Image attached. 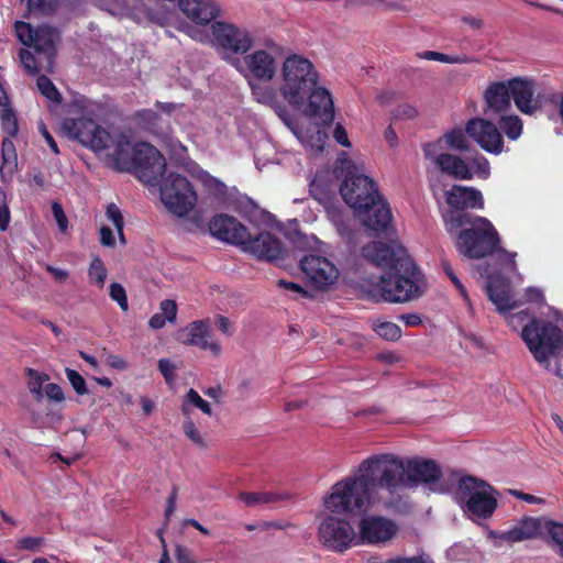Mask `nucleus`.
I'll return each instance as SVG.
<instances>
[{"label": "nucleus", "instance_id": "42", "mask_svg": "<svg viewBox=\"0 0 563 563\" xmlns=\"http://www.w3.org/2000/svg\"><path fill=\"white\" fill-rule=\"evenodd\" d=\"M36 85L40 92L48 100L57 103L62 101L58 89L46 75H40L36 79Z\"/></svg>", "mask_w": 563, "mask_h": 563}, {"label": "nucleus", "instance_id": "7", "mask_svg": "<svg viewBox=\"0 0 563 563\" xmlns=\"http://www.w3.org/2000/svg\"><path fill=\"white\" fill-rule=\"evenodd\" d=\"M498 492L487 482L474 476L459 481L455 499L464 512L472 518L487 519L497 508Z\"/></svg>", "mask_w": 563, "mask_h": 563}, {"label": "nucleus", "instance_id": "3", "mask_svg": "<svg viewBox=\"0 0 563 563\" xmlns=\"http://www.w3.org/2000/svg\"><path fill=\"white\" fill-rule=\"evenodd\" d=\"M427 289V278L400 242L389 214V302L418 299Z\"/></svg>", "mask_w": 563, "mask_h": 563}, {"label": "nucleus", "instance_id": "64", "mask_svg": "<svg viewBox=\"0 0 563 563\" xmlns=\"http://www.w3.org/2000/svg\"><path fill=\"white\" fill-rule=\"evenodd\" d=\"M333 137L334 140L342 146L350 147L351 143L347 137V133L343 125L338 123L333 131Z\"/></svg>", "mask_w": 563, "mask_h": 563}, {"label": "nucleus", "instance_id": "22", "mask_svg": "<svg viewBox=\"0 0 563 563\" xmlns=\"http://www.w3.org/2000/svg\"><path fill=\"white\" fill-rule=\"evenodd\" d=\"M356 545L377 544L387 540V517L369 512L358 514Z\"/></svg>", "mask_w": 563, "mask_h": 563}, {"label": "nucleus", "instance_id": "16", "mask_svg": "<svg viewBox=\"0 0 563 563\" xmlns=\"http://www.w3.org/2000/svg\"><path fill=\"white\" fill-rule=\"evenodd\" d=\"M466 134L484 151L498 155L504 151V140L498 128L490 121L473 118L465 126Z\"/></svg>", "mask_w": 563, "mask_h": 563}, {"label": "nucleus", "instance_id": "13", "mask_svg": "<svg viewBox=\"0 0 563 563\" xmlns=\"http://www.w3.org/2000/svg\"><path fill=\"white\" fill-rule=\"evenodd\" d=\"M211 30L217 45L231 53L245 54L253 45L251 33L234 24L216 21Z\"/></svg>", "mask_w": 563, "mask_h": 563}, {"label": "nucleus", "instance_id": "43", "mask_svg": "<svg viewBox=\"0 0 563 563\" xmlns=\"http://www.w3.org/2000/svg\"><path fill=\"white\" fill-rule=\"evenodd\" d=\"M14 30L18 40L25 46H32L35 40L37 27L34 29L30 23L24 21H16L14 23Z\"/></svg>", "mask_w": 563, "mask_h": 563}, {"label": "nucleus", "instance_id": "9", "mask_svg": "<svg viewBox=\"0 0 563 563\" xmlns=\"http://www.w3.org/2000/svg\"><path fill=\"white\" fill-rule=\"evenodd\" d=\"M62 130L68 137L96 153L109 148L113 143L111 134L88 117L65 118Z\"/></svg>", "mask_w": 563, "mask_h": 563}, {"label": "nucleus", "instance_id": "23", "mask_svg": "<svg viewBox=\"0 0 563 563\" xmlns=\"http://www.w3.org/2000/svg\"><path fill=\"white\" fill-rule=\"evenodd\" d=\"M210 322L206 320H196L190 322L180 331L177 340L186 345L197 346L201 350H210L214 356L221 353V345L218 342H210Z\"/></svg>", "mask_w": 563, "mask_h": 563}, {"label": "nucleus", "instance_id": "1", "mask_svg": "<svg viewBox=\"0 0 563 563\" xmlns=\"http://www.w3.org/2000/svg\"><path fill=\"white\" fill-rule=\"evenodd\" d=\"M279 92L294 109L302 110L317 125L330 126L334 121V104L330 91L319 86L314 65L298 54L285 58Z\"/></svg>", "mask_w": 563, "mask_h": 563}, {"label": "nucleus", "instance_id": "56", "mask_svg": "<svg viewBox=\"0 0 563 563\" xmlns=\"http://www.w3.org/2000/svg\"><path fill=\"white\" fill-rule=\"evenodd\" d=\"M444 272L445 274L449 276V278L451 279V282L453 283V285L456 287V289L459 290V292L461 294V296L467 301L470 308H472L471 306V302H470V299H468V295H467V291H466V288L464 287V285L461 283V280L457 278V276L454 274L453 269L451 268L450 265L448 264H444Z\"/></svg>", "mask_w": 563, "mask_h": 563}, {"label": "nucleus", "instance_id": "30", "mask_svg": "<svg viewBox=\"0 0 563 563\" xmlns=\"http://www.w3.org/2000/svg\"><path fill=\"white\" fill-rule=\"evenodd\" d=\"M542 521L536 518H525L519 523L501 533L507 542H520L537 538L541 532Z\"/></svg>", "mask_w": 563, "mask_h": 563}, {"label": "nucleus", "instance_id": "4", "mask_svg": "<svg viewBox=\"0 0 563 563\" xmlns=\"http://www.w3.org/2000/svg\"><path fill=\"white\" fill-rule=\"evenodd\" d=\"M443 471L432 459H401L389 454V503L394 490L426 487L431 493H443Z\"/></svg>", "mask_w": 563, "mask_h": 563}, {"label": "nucleus", "instance_id": "62", "mask_svg": "<svg viewBox=\"0 0 563 563\" xmlns=\"http://www.w3.org/2000/svg\"><path fill=\"white\" fill-rule=\"evenodd\" d=\"M474 166L476 168V174L481 178H487L490 173V167L488 161L484 156H478L474 158Z\"/></svg>", "mask_w": 563, "mask_h": 563}, {"label": "nucleus", "instance_id": "14", "mask_svg": "<svg viewBox=\"0 0 563 563\" xmlns=\"http://www.w3.org/2000/svg\"><path fill=\"white\" fill-rule=\"evenodd\" d=\"M242 249L261 261L276 262L283 261L287 256L284 243L269 232H261L256 236L249 232V238L242 244Z\"/></svg>", "mask_w": 563, "mask_h": 563}, {"label": "nucleus", "instance_id": "59", "mask_svg": "<svg viewBox=\"0 0 563 563\" xmlns=\"http://www.w3.org/2000/svg\"><path fill=\"white\" fill-rule=\"evenodd\" d=\"M26 374L30 377V387L43 388V384L49 379L47 374L33 368H27Z\"/></svg>", "mask_w": 563, "mask_h": 563}, {"label": "nucleus", "instance_id": "45", "mask_svg": "<svg viewBox=\"0 0 563 563\" xmlns=\"http://www.w3.org/2000/svg\"><path fill=\"white\" fill-rule=\"evenodd\" d=\"M58 1L59 0H27L26 5L31 12L51 14L54 12Z\"/></svg>", "mask_w": 563, "mask_h": 563}, {"label": "nucleus", "instance_id": "58", "mask_svg": "<svg viewBox=\"0 0 563 563\" xmlns=\"http://www.w3.org/2000/svg\"><path fill=\"white\" fill-rule=\"evenodd\" d=\"M52 211L53 216L58 224V228L62 232H66L68 228V219L62 208V206L58 202H54L52 205Z\"/></svg>", "mask_w": 563, "mask_h": 563}, {"label": "nucleus", "instance_id": "55", "mask_svg": "<svg viewBox=\"0 0 563 563\" xmlns=\"http://www.w3.org/2000/svg\"><path fill=\"white\" fill-rule=\"evenodd\" d=\"M163 317H165L169 322L176 320L177 317V305L174 300L164 299L159 305Z\"/></svg>", "mask_w": 563, "mask_h": 563}, {"label": "nucleus", "instance_id": "44", "mask_svg": "<svg viewBox=\"0 0 563 563\" xmlns=\"http://www.w3.org/2000/svg\"><path fill=\"white\" fill-rule=\"evenodd\" d=\"M46 545L44 537H23L16 541V549L21 551L38 552Z\"/></svg>", "mask_w": 563, "mask_h": 563}, {"label": "nucleus", "instance_id": "33", "mask_svg": "<svg viewBox=\"0 0 563 563\" xmlns=\"http://www.w3.org/2000/svg\"><path fill=\"white\" fill-rule=\"evenodd\" d=\"M5 102L0 100V104L3 106L0 111L1 126L11 137L16 136L19 132L18 120L13 109L8 103V98L3 97Z\"/></svg>", "mask_w": 563, "mask_h": 563}, {"label": "nucleus", "instance_id": "11", "mask_svg": "<svg viewBox=\"0 0 563 563\" xmlns=\"http://www.w3.org/2000/svg\"><path fill=\"white\" fill-rule=\"evenodd\" d=\"M318 540L325 549L344 553L356 545V532L349 520L330 512L319 525Z\"/></svg>", "mask_w": 563, "mask_h": 563}, {"label": "nucleus", "instance_id": "25", "mask_svg": "<svg viewBox=\"0 0 563 563\" xmlns=\"http://www.w3.org/2000/svg\"><path fill=\"white\" fill-rule=\"evenodd\" d=\"M178 7L187 18L200 25H208L220 11L213 0H178Z\"/></svg>", "mask_w": 563, "mask_h": 563}, {"label": "nucleus", "instance_id": "53", "mask_svg": "<svg viewBox=\"0 0 563 563\" xmlns=\"http://www.w3.org/2000/svg\"><path fill=\"white\" fill-rule=\"evenodd\" d=\"M158 369L165 378L167 385H172L176 379V366L168 358L158 361Z\"/></svg>", "mask_w": 563, "mask_h": 563}, {"label": "nucleus", "instance_id": "38", "mask_svg": "<svg viewBox=\"0 0 563 563\" xmlns=\"http://www.w3.org/2000/svg\"><path fill=\"white\" fill-rule=\"evenodd\" d=\"M466 132H463L460 129L452 130L443 135L441 140H439V143L441 141H444L448 146L452 150L460 151V152H466L470 150L471 144L467 141Z\"/></svg>", "mask_w": 563, "mask_h": 563}, {"label": "nucleus", "instance_id": "29", "mask_svg": "<svg viewBox=\"0 0 563 563\" xmlns=\"http://www.w3.org/2000/svg\"><path fill=\"white\" fill-rule=\"evenodd\" d=\"M137 143L132 144L130 140L121 134L114 143V150L110 155L112 167L118 172H133L135 168V152Z\"/></svg>", "mask_w": 563, "mask_h": 563}, {"label": "nucleus", "instance_id": "37", "mask_svg": "<svg viewBox=\"0 0 563 563\" xmlns=\"http://www.w3.org/2000/svg\"><path fill=\"white\" fill-rule=\"evenodd\" d=\"M188 405H192L194 407L200 409L203 413L208 416L212 415L210 404L202 399L198 391L195 390L194 388H190L185 396L184 402L180 408L184 415H187L189 412Z\"/></svg>", "mask_w": 563, "mask_h": 563}, {"label": "nucleus", "instance_id": "47", "mask_svg": "<svg viewBox=\"0 0 563 563\" xmlns=\"http://www.w3.org/2000/svg\"><path fill=\"white\" fill-rule=\"evenodd\" d=\"M545 529L558 545L560 555L563 556V523L549 520L545 521Z\"/></svg>", "mask_w": 563, "mask_h": 563}, {"label": "nucleus", "instance_id": "26", "mask_svg": "<svg viewBox=\"0 0 563 563\" xmlns=\"http://www.w3.org/2000/svg\"><path fill=\"white\" fill-rule=\"evenodd\" d=\"M446 203L455 210L483 209L484 200L479 190L473 187L453 186L445 191Z\"/></svg>", "mask_w": 563, "mask_h": 563}, {"label": "nucleus", "instance_id": "39", "mask_svg": "<svg viewBox=\"0 0 563 563\" xmlns=\"http://www.w3.org/2000/svg\"><path fill=\"white\" fill-rule=\"evenodd\" d=\"M459 211L460 210L453 209L443 214V221L448 232H453L464 225L471 227L473 218L468 213Z\"/></svg>", "mask_w": 563, "mask_h": 563}, {"label": "nucleus", "instance_id": "31", "mask_svg": "<svg viewBox=\"0 0 563 563\" xmlns=\"http://www.w3.org/2000/svg\"><path fill=\"white\" fill-rule=\"evenodd\" d=\"M59 38L58 31L48 25H41L37 27L36 36L32 46L40 54L44 55L47 62H52L55 55V44Z\"/></svg>", "mask_w": 563, "mask_h": 563}, {"label": "nucleus", "instance_id": "36", "mask_svg": "<svg viewBox=\"0 0 563 563\" xmlns=\"http://www.w3.org/2000/svg\"><path fill=\"white\" fill-rule=\"evenodd\" d=\"M418 57L422 59L435 60L448 64H468L474 60L472 57L467 55H446L434 51H424L422 53H419Z\"/></svg>", "mask_w": 563, "mask_h": 563}, {"label": "nucleus", "instance_id": "54", "mask_svg": "<svg viewBox=\"0 0 563 563\" xmlns=\"http://www.w3.org/2000/svg\"><path fill=\"white\" fill-rule=\"evenodd\" d=\"M11 219L10 209L5 203L4 192H0V231H5L9 227Z\"/></svg>", "mask_w": 563, "mask_h": 563}, {"label": "nucleus", "instance_id": "50", "mask_svg": "<svg viewBox=\"0 0 563 563\" xmlns=\"http://www.w3.org/2000/svg\"><path fill=\"white\" fill-rule=\"evenodd\" d=\"M184 433L199 448H205L206 442L200 434L199 430L196 428L195 422L188 418L184 421L183 424Z\"/></svg>", "mask_w": 563, "mask_h": 563}, {"label": "nucleus", "instance_id": "32", "mask_svg": "<svg viewBox=\"0 0 563 563\" xmlns=\"http://www.w3.org/2000/svg\"><path fill=\"white\" fill-rule=\"evenodd\" d=\"M333 224L343 242L350 249H355L358 244V232L352 221L342 214H336L333 217Z\"/></svg>", "mask_w": 563, "mask_h": 563}, {"label": "nucleus", "instance_id": "51", "mask_svg": "<svg viewBox=\"0 0 563 563\" xmlns=\"http://www.w3.org/2000/svg\"><path fill=\"white\" fill-rule=\"evenodd\" d=\"M21 63L30 74H37L41 70L37 57L30 51L22 48L19 53Z\"/></svg>", "mask_w": 563, "mask_h": 563}, {"label": "nucleus", "instance_id": "19", "mask_svg": "<svg viewBox=\"0 0 563 563\" xmlns=\"http://www.w3.org/2000/svg\"><path fill=\"white\" fill-rule=\"evenodd\" d=\"M211 234L224 242L242 246L249 238V230L236 218L228 214H216L209 222Z\"/></svg>", "mask_w": 563, "mask_h": 563}, {"label": "nucleus", "instance_id": "8", "mask_svg": "<svg viewBox=\"0 0 563 563\" xmlns=\"http://www.w3.org/2000/svg\"><path fill=\"white\" fill-rule=\"evenodd\" d=\"M521 338L538 363H548L563 349L562 330L548 321L531 319L521 331Z\"/></svg>", "mask_w": 563, "mask_h": 563}, {"label": "nucleus", "instance_id": "18", "mask_svg": "<svg viewBox=\"0 0 563 563\" xmlns=\"http://www.w3.org/2000/svg\"><path fill=\"white\" fill-rule=\"evenodd\" d=\"M489 267V264L478 265L477 271L482 277L487 279L488 297L496 309L499 312H506L517 308L518 303L510 295L509 282L500 275H494Z\"/></svg>", "mask_w": 563, "mask_h": 563}, {"label": "nucleus", "instance_id": "48", "mask_svg": "<svg viewBox=\"0 0 563 563\" xmlns=\"http://www.w3.org/2000/svg\"><path fill=\"white\" fill-rule=\"evenodd\" d=\"M65 374L71 387L78 395H85L88 393L86 380L77 371L66 368Z\"/></svg>", "mask_w": 563, "mask_h": 563}, {"label": "nucleus", "instance_id": "49", "mask_svg": "<svg viewBox=\"0 0 563 563\" xmlns=\"http://www.w3.org/2000/svg\"><path fill=\"white\" fill-rule=\"evenodd\" d=\"M394 120H412L418 115V110L409 103H400L391 110Z\"/></svg>", "mask_w": 563, "mask_h": 563}, {"label": "nucleus", "instance_id": "15", "mask_svg": "<svg viewBox=\"0 0 563 563\" xmlns=\"http://www.w3.org/2000/svg\"><path fill=\"white\" fill-rule=\"evenodd\" d=\"M368 492L377 496L380 488L387 487V454H376L364 460L353 474Z\"/></svg>", "mask_w": 563, "mask_h": 563}, {"label": "nucleus", "instance_id": "41", "mask_svg": "<svg viewBox=\"0 0 563 563\" xmlns=\"http://www.w3.org/2000/svg\"><path fill=\"white\" fill-rule=\"evenodd\" d=\"M107 275L108 272L103 261L99 256L93 257L88 269L90 282L96 284L99 288H102L107 279Z\"/></svg>", "mask_w": 563, "mask_h": 563}, {"label": "nucleus", "instance_id": "34", "mask_svg": "<svg viewBox=\"0 0 563 563\" xmlns=\"http://www.w3.org/2000/svg\"><path fill=\"white\" fill-rule=\"evenodd\" d=\"M254 99L263 104L274 107L277 103V93L274 88L264 84L250 82Z\"/></svg>", "mask_w": 563, "mask_h": 563}, {"label": "nucleus", "instance_id": "21", "mask_svg": "<svg viewBox=\"0 0 563 563\" xmlns=\"http://www.w3.org/2000/svg\"><path fill=\"white\" fill-rule=\"evenodd\" d=\"M363 261L373 267L382 271L378 301H387V242L371 241L363 245L360 251Z\"/></svg>", "mask_w": 563, "mask_h": 563}, {"label": "nucleus", "instance_id": "46", "mask_svg": "<svg viewBox=\"0 0 563 563\" xmlns=\"http://www.w3.org/2000/svg\"><path fill=\"white\" fill-rule=\"evenodd\" d=\"M109 290L110 298L119 305L122 311H128L129 301L124 287L119 283H112Z\"/></svg>", "mask_w": 563, "mask_h": 563}, {"label": "nucleus", "instance_id": "61", "mask_svg": "<svg viewBox=\"0 0 563 563\" xmlns=\"http://www.w3.org/2000/svg\"><path fill=\"white\" fill-rule=\"evenodd\" d=\"M45 394L51 400L63 401L65 399L62 387L55 383H49L45 386Z\"/></svg>", "mask_w": 563, "mask_h": 563}, {"label": "nucleus", "instance_id": "40", "mask_svg": "<svg viewBox=\"0 0 563 563\" xmlns=\"http://www.w3.org/2000/svg\"><path fill=\"white\" fill-rule=\"evenodd\" d=\"M239 499L242 500L246 506L252 507L258 504L276 503L279 499V496L277 494L266 492H241L239 494Z\"/></svg>", "mask_w": 563, "mask_h": 563}, {"label": "nucleus", "instance_id": "57", "mask_svg": "<svg viewBox=\"0 0 563 563\" xmlns=\"http://www.w3.org/2000/svg\"><path fill=\"white\" fill-rule=\"evenodd\" d=\"M2 159L4 164H11L16 159V152L13 142L10 139H4L2 142Z\"/></svg>", "mask_w": 563, "mask_h": 563}, {"label": "nucleus", "instance_id": "5", "mask_svg": "<svg viewBox=\"0 0 563 563\" xmlns=\"http://www.w3.org/2000/svg\"><path fill=\"white\" fill-rule=\"evenodd\" d=\"M378 496L372 495L366 486L353 475L336 482L323 497V506L331 514L357 516L377 508Z\"/></svg>", "mask_w": 563, "mask_h": 563}, {"label": "nucleus", "instance_id": "12", "mask_svg": "<svg viewBox=\"0 0 563 563\" xmlns=\"http://www.w3.org/2000/svg\"><path fill=\"white\" fill-rule=\"evenodd\" d=\"M166 172L164 155L152 144L139 142L135 152L134 174L147 186H157Z\"/></svg>", "mask_w": 563, "mask_h": 563}, {"label": "nucleus", "instance_id": "60", "mask_svg": "<svg viewBox=\"0 0 563 563\" xmlns=\"http://www.w3.org/2000/svg\"><path fill=\"white\" fill-rule=\"evenodd\" d=\"M175 558L177 563H195L191 550L181 544L176 545Z\"/></svg>", "mask_w": 563, "mask_h": 563}, {"label": "nucleus", "instance_id": "2", "mask_svg": "<svg viewBox=\"0 0 563 563\" xmlns=\"http://www.w3.org/2000/svg\"><path fill=\"white\" fill-rule=\"evenodd\" d=\"M344 176L340 194L369 238H379L387 232V202L378 191L376 183L351 162L342 168Z\"/></svg>", "mask_w": 563, "mask_h": 563}, {"label": "nucleus", "instance_id": "24", "mask_svg": "<svg viewBox=\"0 0 563 563\" xmlns=\"http://www.w3.org/2000/svg\"><path fill=\"white\" fill-rule=\"evenodd\" d=\"M511 97L518 110L525 114H533L541 108L540 101L534 96L536 85L530 79L512 78L510 79Z\"/></svg>", "mask_w": 563, "mask_h": 563}, {"label": "nucleus", "instance_id": "6", "mask_svg": "<svg viewBox=\"0 0 563 563\" xmlns=\"http://www.w3.org/2000/svg\"><path fill=\"white\" fill-rule=\"evenodd\" d=\"M500 242L497 229L487 218L474 217L471 227L459 232L455 247L462 256L482 260L495 254Z\"/></svg>", "mask_w": 563, "mask_h": 563}, {"label": "nucleus", "instance_id": "10", "mask_svg": "<svg viewBox=\"0 0 563 563\" xmlns=\"http://www.w3.org/2000/svg\"><path fill=\"white\" fill-rule=\"evenodd\" d=\"M159 184L161 199L170 212L184 217L192 210L197 201V195L185 176L169 173Z\"/></svg>", "mask_w": 563, "mask_h": 563}, {"label": "nucleus", "instance_id": "52", "mask_svg": "<svg viewBox=\"0 0 563 563\" xmlns=\"http://www.w3.org/2000/svg\"><path fill=\"white\" fill-rule=\"evenodd\" d=\"M107 218L113 223L115 227L118 234L122 235V230L124 227L123 216L121 213L120 208L115 203H109L106 211Z\"/></svg>", "mask_w": 563, "mask_h": 563}, {"label": "nucleus", "instance_id": "20", "mask_svg": "<svg viewBox=\"0 0 563 563\" xmlns=\"http://www.w3.org/2000/svg\"><path fill=\"white\" fill-rule=\"evenodd\" d=\"M438 152V143H428L423 146V153L442 173L456 179L467 180L473 177L467 164L460 157Z\"/></svg>", "mask_w": 563, "mask_h": 563}, {"label": "nucleus", "instance_id": "27", "mask_svg": "<svg viewBox=\"0 0 563 563\" xmlns=\"http://www.w3.org/2000/svg\"><path fill=\"white\" fill-rule=\"evenodd\" d=\"M244 63L251 75L261 81L269 82L276 74L275 58L264 49L245 55Z\"/></svg>", "mask_w": 563, "mask_h": 563}, {"label": "nucleus", "instance_id": "63", "mask_svg": "<svg viewBox=\"0 0 563 563\" xmlns=\"http://www.w3.org/2000/svg\"><path fill=\"white\" fill-rule=\"evenodd\" d=\"M38 131L42 134V136L44 137V140L46 141V143L49 146V148L52 150V152L55 155H58L59 154V147H58L56 141L54 140L53 135L48 132V130H47V128H46L44 122H40Z\"/></svg>", "mask_w": 563, "mask_h": 563}, {"label": "nucleus", "instance_id": "17", "mask_svg": "<svg viewBox=\"0 0 563 563\" xmlns=\"http://www.w3.org/2000/svg\"><path fill=\"white\" fill-rule=\"evenodd\" d=\"M300 267L318 289L330 286L339 277V271L335 265L323 256L306 255L300 260Z\"/></svg>", "mask_w": 563, "mask_h": 563}, {"label": "nucleus", "instance_id": "35", "mask_svg": "<svg viewBox=\"0 0 563 563\" xmlns=\"http://www.w3.org/2000/svg\"><path fill=\"white\" fill-rule=\"evenodd\" d=\"M499 126L505 132L506 136L512 141L520 137L522 134V121L516 114L503 115L499 120Z\"/></svg>", "mask_w": 563, "mask_h": 563}, {"label": "nucleus", "instance_id": "28", "mask_svg": "<svg viewBox=\"0 0 563 563\" xmlns=\"http://www.w3.org/2000/svg\"><path fill=\"white\" fill-rule=\"evenodd\" d=\"M487 109L494 113H503L511 107L510 79L508 81H494L484 92Z\"/></svg>", "mask_w": 563, "mask_h": 563}]
</instances>
